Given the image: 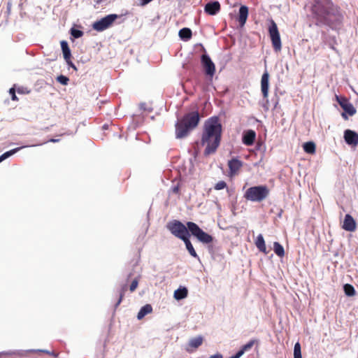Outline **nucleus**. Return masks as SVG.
I'll return each instance as SVG.
<instances>
[{
  "instance_id": "f257e3e1",
  "label": "nucleus",
  "mask_w": 358,
  "mask_h": 358,
  "mask_svg": "<svg viewBox=\"0 0 358 358\" xmlns=\"http://www.w3.org/2000/svg\"><path fill=\"white\" fill-rule=\"evenodd\" d=\"M222 132V126L217 117H211L206 120L201 139V145L206 146L204 155L208 156L216 152L220 144Z\"/></svg>"
},
{
  "instance_id": "39448f33",
  "label": "nucleus",
  "mask_w": 358,
  "mask_h": 358,
  "mask_svg": "<svg viewBox=\"0 0 358 358\" xmlns=\"http://www.w3.org/2000/svg\"><path fill=\"white\" fill-rule=\"evenodd\" d=\"M269 194V189L266 185L249 187L244 194V198L252 202H261Z\"/></svg>"
},
{
  "instance_id": "20e7f679",
  "label": "nucleus",
  "mask_w": 358,
  "mask_h": 358,
  "mask_svg": "<svg viewBox=\"0 0 358 358\" xmlns=\"http://www.w3.org/2000/svg\"><path fill=\"white\" fill-rule=\"evenodd\" d=\"M200 120L198 111H193L185 114L176 124V136L177 138L186 137L189 133L195 129Z\"/></svg>"
},
{
  "instance_id": "6e6552de",
  "label": "nucleus",
  "mask_w": 358,
  "mask_h": 358,
  "mask_svg": "<svg viewBox=\"0 0 358 358\" xmlns=\"http://www.w3.org/2000/svg\"><path fill=\"white\" fill-rule=\"evenodd\" d=\"M336 99L338 102L341 107L343 109L344 112L342 113L341 115L345 120H348V115H353L356 113V109L344 96H336Z\"/></svg>"
},
{
  "instance_id": "c9c22d12",
  "label": "nucleus",
  "mask_w": 358,
  "mask_h": 358,
  "mask_svg": "<svg viewBox=\"0 0 358 358\" xmlns=\"http://www.w3.org/2000/svg\"><path fill=\"white\" fill-rule=\"evenodd\" d=\"M41 352H43V353H45L47 355H51V356H53L54 357H57V353H55V352H50L48 350H40Z\"/></svg>"
},
{
  "instance_id": "cd10ccee",
  "label": "nucleus",
  "mask_w": 358,
  "mask_h": 358,
  "mask_svg": "<svg viewBox=\"0 0 358 358\" xmlns=\"http://www.w3.org/2000/svg\"><path fill=\"white\" fill-rule=\"evenodd\" d=\"M257 342L255 340H251L248 343L245 344L242 346V348L238 350L239 352H242V355L245 353V352L249 351L254 345V344Z\"/></svg>"
},
{
  "instance_id": "9b49d317",
  "label": "nucleus",
  "mask_w": 358,
  "mask_h": 358,
  "mask_svg": "<svg viewBox=\"0 0 358 358\" xmlns=\"http://www.w3.org/2000/svg\"><path fill=\"white\" fill-rule=\"evenodd\" d=\"M243 165V162L236 158H233L231 160H229L228 162V166L229 169L230 176L237 175L240 169L242 168Z\"/></svg>"
},
{
  "instance_id": "f3484780",
  "label": "nucleus",
  "mask_w": 358,
  "mask_h": 358,
  "mask_svg": "<svg viewBox=\"0 0 358 358\" xmlns=\"http://www.w3.org/2000/svg\"><path fill=\"white\" fill-rule=\"evenodd\" d=\"M256 138V133L255 131L250 129L245 131L243 136V143L246 145H252Z\"/></svg>"
},
{
  "instance_id": "c756f323",
  "label": "nucleus",
  "mask_w": 358,
  "mask_h": 358,
  "mask_svg": "<svg viewBox=\"0 0 358 358\" xmlns=\"http://www.w3.org/2000/svg\"><path fill=\"white\" fill-rule=\"evenodd\" d=\"M294 358H302L301 345L299 342L294 345Z\"/></svg>"
},
{
  "instance_id": "bb28decb",
  "label": "nucleus",
  "mask_w": 358,
  "mask_h": 358,
  "mask_svg": "<svg viewBox=\"0 0 358 358\" xmlns=\"http://www.w3.org/2000/svg\"><path fill=\"white\" fill-rule=\"evenodd\" d=\"M22 148H16L11 150H9L8 152H4L3 155L0 156V163L7 159L8 157H10L13 154L16 153L17 151H19Z\"/></svg>"
},
{
  "instance_id": "aec40b11",
  "label": "nucleus",
  "mask_w": 358,
  "mask_h": 358,
  "mask_svg": "<svg viewBox=\"0 0 358 358\" xmlns=\"http://www.w3.org/2000/svg\"><path fill=\"white\" fill-rule=\"evenodd\" d=\"M152 312V307L150 304L143 306L139 310L137 315L138 320L143 319L146 315Z\"/></svg>"
},
{
  "instance_id": "6ab92c4d",
  "label": "nucleus",
  "mask_w": 358,
  "mask_h": 358,
  "mask_svg": "<svg viewBox=\"0 0 358 358\" xmlns=\"http://www.w3.org/2000/svg\"><path fill=\"white\" fill-rule=\"evenodd\" d=\"M255 245L260 252H263L265 255L268 254V252L266 250L265 241L262 234H259L257 236L255 240Z\"/></svg>"
},
{
  "instance_id": "58836bf2",
  "label": "nucleus",
  "mask_w": 358,
  "mask_h": 358,
  "mask_svg": "<svg viewBox=\"0 0 358 358\" xmlns=\"http://www.w3.org/2000/svg\"><path fill=\"white\" fill-rule=\"evenodd\" d=\"M210 358H222V355L220 353H217L215 355H211Z\"/></svg>"
},
{
  "instance_id": "a878e982",
  "label": "nucleus",
  "mask_w": 358,
  "mask_h": 358,
  "mask_svg": "<svg viewBox=\"0 0 358 358\" xmlns=\"http://www.w3.org/2000/svg\"><path fill=\"white\" fill-rule=\"evenodd\" d=\"M273 250L275 253L280 257H282L285 255L284 248L278 242H274Z\"/></svg>"
},
{
  "instance_id": "2eb2a0df",
  "label": "nucleus",
  "mask_w": 358,
  "mask_h": 358,
  "mask_svg": "<svg viewBox=\"0 0 358 358\" xmlns=\"http://www.w3.org/2000/svg\"><path fill=\"white\" fill-rule=\"evenodd\" d=\"M220 10V4L218 1H211L206 4L204 10L210 15H216Z\"/></svg>"
},
{
  "instance_id": "72a5a7b5",
  "label": "nucleus",
  "mask_w": 358,
  "mask_h": 358,
  "mask_svg": "<svg viewBox=\"0 0 358 358\" xmlns=\"http://www.w3.org/2000/svg\"><path fill=\"white\" fill-rule=\"evenodd\" d=\"M138 285V280L137 279H134L129 286V291L131 292H134L136 290V289L137 288Z\"/></svg>"
},
{
  "instance_id": "dca6fc26",
  "label": "nucleus",
  "mask_w": 358,
  "mask_h": 358,
  "mask_svg": "<svg viewBox=\"0 0 358 358\" xmlns=\"http://www.w3.org/2000/svg\"><path fill=\"white\" fill-rule=\"evenodd\" d=\"M343 228L348 231H353L356 229V222L352 217L347 214L345 217Z\"/></svg>"
},
{
  "instance_id": "f704fd0d",
  "label": "nucleus",
  "mask_w": 358,
  "mask_h": 358,
  "mask_svg": "<svg viewBox=\"0 0 358 358\" xmlns=\"http://www.w3.org/2000/svg\"><path fill=\"white\" fill-rule=\"evenodd\" d=\"M9 92L11 95V99L13 101H18V98L17 97V96L15 94V90L13 87L10 89Z\"/></svg>"
},
{
  "instance_id": "a211bd4d",
  "label": "nucleus",
  "mask_w": 358,
  "mask_h": 358,
  "mask_svg": "<svg viewBox=\"0 0 358 358\" xmlns=\"http://www.w3.org/2000/svg\"><path fill=\"white\" fill-rule=\"evenodd\" d=\"M248 16V8L246 6H241L239 8L238 21L242 27L245 25Z\"/></svg>"
},
{
  "instance_id": "393cba45",
  "label": "nucleus",
  "mask_w": 358,
  "mask_h": 358,
  "mask_svg": "<svg viewBox=\"0 0 358 358\" xmlns=\"http://www.w3.org/2000/svg\"><path fill=\"white\" fill-rule=\"evenodd\" d=\"M127 289V285H122V287L120 288V291L118 292L117 301L116 303L115 304V309L120 306V304L122 301V299L124 298V296L125 294V292H126Z\"/></svg>"
},
{
  "instance_id": "4468645a",
  "label": "nucleus",
  "mask_w": 358,
  "mask_h": 358,
  "mask_svg": "<svg viewBox=\"0 0 358 358\" xmlns=\"http://www.w3.org/2000/svg\"><path fill=\"white\" fill-rule=\"evenodd\" d=\"M203 338L201 336L193 338L189 340L185 350L187 352H192L194 350L197 349L203 343Z\"/></svg>"
},
{
  "instance_id": "9d476101",
  "label": "nucleus",
  "mask_w": 358,
  "mask_h": 358,
  "mask_svg": "<svg viewBox=\"0 0 358 358\" xmlns=\"http://www.w3.org/2000/svg\"><path fill=\"white\" fill-rule=\"evenodd\" d=\"M60 44L65 61L71 67H72L75 70H77L76 66L71 62V53L68 43L66 41H62Z\"/></svg>"
},
{
  "instance_id": "4c0bfd02",
  "label": "nucleus",
  "mask_w": 358,
  "mask_h": 358,
  "mask_svg": "<svg viewBox=\"0 0 358 358\" xmlns=\"http://www.w3.org/2000/svg\"><path fill=\"white\" fill-rule=\"evenodd\" d=\"M172 191L173 193L175 194H178L179 193V191H180V187L178 185L176 186V187H173V189H172Z\"/></svg>"
},
{
  "instance_id": "412c9836",
  "label": "nucleus",
  "mask_w": 358,
  "mask_h": 358,
  "mask_svg": "<svg viewBox=\"0 0 358 358\" xmlns=\"http://www.w3.org/2000/svg\"><path fill=\"white\" fill-rule=\"evenodd\" d=\"M188 290L186 287H180L174 292L173 296L176 300H181L187 296Z\"/></svg>"
},
{
  "instance_id": "ea45409f",
  "label": "nucleus",
  "mask_w": 358,
  "mask_h": 358,
  "mask_svg": "<svg viewBox=\"0 0 358 358\" xmlns=\"http://www.w3.org/2000/svg\"><path fill=\"white\" fill-rule=\"evenodd\" d=\"M59 141V139L52 138L49 141L52 142V143H56V142H58Z\"/></svg>"
},
{
  "instance_id": "b1692460",
  "label": "nucleus",
  "mask_w": 358,
  "mask_h": 358,
  "mask_svg": "<svg viewBox=\"0 0 358 358\" xmlns=\"http://www.w3.org/2000/svg\"><path fill=\"white\" fill-rule=\"evenodd\" d=\"M179 36L185 41H187L192 37V31L189 28H182L179 31Z\"/></svg>"
},
{
  "instance_id": "1a4fd4ad",
  "label": "nucleus",
  "mask_w": 358,
  "mask_h": 358,
  "mask_svg": "<svg viewBox=\"0 0 358 358\" xmlns=\"http://www.w3.org/2000/svg\"><path fill=\"white\" fill-rule=\"evenodd\" d=\"M201 62L206 74L213 77L215 73V66L210 57L206 54L202 55L201 57Z\"/></svg>"
},
{
  "instance_id": "7c9ffc66",
  "label": "nucleus",
  "mask_w": 358,
  "mask_h": 358,
  "mask_svg": "<svg viewBox=\"0 0 358 358\" xmlns=\"http://www.w3.org/2000/svg\"><path fill=\"white\" fill-rule=\"evenodd\" d=\"M227 187V185L226 182H224V180L219 181L214 186V188L216 190H221V189H223Z\"/></svg>"
},
{
  "instance_id": "5701e85b",
  "label": "nucleus",
  "mask_w": 358,
  "mask_h": 358,
  "mask_svg": "<svg viewBox=\"0 0 358 358\" xmlns=\"http://www.w3.org/2000/svg\"><path fill=\"white\" fill-rule=\"evenodd\" d=\"M185 244V246H186V248L187 250H188L189 253L194 257L195 258H198V255L192 245V244L191 243L190 241H189V237H187L185 238V239L182 240Z\"/></svg>"
},
{
  "instance_id": "2f4dec72",
  "label": "nucleus",
  "mask_w": 358,
  "mask_h": 358,
  "mask_svg": "<svg viewBox=\"0 0 358 358\" xmlns=\"http://www.w3.org/2000/svg\"><path fill=\"white\" fill-rule=\"evenodd\" d=\"M71 34L76 38H78L83 35V31L72 28L71 29Z\"/></svg>"
},
{
  "instance_id": "e433bc0d",
  "label": "nucleus",
  "mask_w": 358,
  "mask_h": 358,
  "mask_svg": "<svg viewBox=\"0 0 358 358\" xmlns=\"http://www.w3.org/2000/svg\"><path fill=\"white\" fill-rule=\"evenodd\" d=\"M242 356V352L238 351L236 355L230 357L229 358H240Z\"/></svg>"
},
{
  "instance_id": "ddd939ff",
  "label": "nucleus",
  "mask_w": 358,
  "mask_h": 358,
  "mask_svg": "<svg viewBox=\"0 0 358 358\" xmlns=\"http://www.w3.org/2000/svg\"><path fill=\"white\" fill-rule=\"evenodd\" d=\"M268 87H269V74L267 71H265L261 79V90L262 92L263 97L267 99L268 96Z\"/></svg>"
},
{
  "instance_id": "0eeeda50",
  "label": "nucleus",
  "mask_w": 358,
  "mask_h": 358,
  "mask_svg": "<svg viewBox=\"0 0 358 358\" xmlns=\"http://www.w3.org/2000/svg\"><path fill=\"white\" fill-rule=\"evenodd\" d=\"M119 17V15L117 14H110L106 15V17L101 18V20L96 21L92 27L94 30L97 31H103L109 27H110L113 22Z\"/></svg>"
},
{
  "instance_id": "f8f14e48",
  "label": "nucleus",
  "mask_w": 358,
  "mask_h": 358,
  "mask_svg": "<svg viewBox=\"0 0 358 358\" xmlns=\"http://www.w3.org/2000/svg\"><path fill=\"white\" fill-rule=\"evenodd\" d=\"M344 139L349 145L356 146L358 144V134L350 129L344 131Z\"/></svg>"
},
{
  "instance_id": "4be33fe9",
  "label": "nucleus",
  "mask_w": 358,
  "mask_h": 358,
  "mask_svg": "<svg viewBox=\"0 0 358 358\" xmlns=\"http://www.w3.org/2000/svg\"><path fill=\"white\" fill-rule=\"evenodd\" d=\"M303 150L310 155H314L316 152L315 143L313 141H308L303 145Z\"/></svg>"
},
{
  "instance_id": "7ed1b4c3",
  "label": "nucleus",
  "mask_w": 358,
  "mask_h": 358,
  "mask_svg": "<svg viewBox=\"0 0 358 358\" xmlns=\"http://www.w3.org/2000/svg\"><path fill=\"white\" fill-rule=\"evenodd\" d=\"M187 227L181 222L174 220L167 223L166 228L176 237L182 241L190 234L195 236L200 242L208 244L213 242V238L210 234L203 231L196 223L187 222Z\"/></svg>"
},
{
  "instance_id": "423d86ee",
  "label": "nucleus",
  "mask_w": 358,
  "mask_h": 358,
  "mask_svg": "<svg viewBox=\"0 0 358 358\" xmlns=\"http://www.w3.org/2000/svg\"><path fill=\"white\" fill-rule=\"evenodd\" d=\"M268 34L271 40L273 50L276 52H280L282 49L280 36L277 24L273 20H271V24L268 27Z\"/></svg>"
},
{
  "instance_id": "f03ea898",
  "label": "nucleus",
  "mask_w": 358,
  "mask_h": 358,
  "mask_svg": "<svg viewBox=\"0 0 358 358\" xmlns=\"http://www.w3.org/2000/svg\"><path fill=\"white\" fill-rule=\"evenodd\" d=\"M316 24H327L334 27L341 24L342 15L330 0H317L311 8Z\"/></svg>"
},
{
  "instance_id": "c85d7f7f",
  "label": "nucleus",
  "mask_w": 358,
  "mask_h": 358,
  "mask_svg": "<svg viewBox=\"0 0 358 358\" xmlns=\"http://www.w3.org/2000/svg\"><path fill=\"white\" fill-rule=\"evenodd\" d=\"M345 294L347 296H351L355 294V290L352 285L350 284H345L343 287Z\"/></svg>"
},
{
  "instance_id": "473e14b6",
  "label": "nucleus",
  "mask_w": 358,
  "mask_h": 358,
  "mask_svg": "<svg viewBox=\"0 0 358 358\" xmlns=\"http://www.w3.org/2000/svg\"><path fill=\"white\" fill-rule=\"evenodd\" d=\"M57 81L64 85H66L69 81V79L64 76H59L57 78Z\"/></svg>"
}]
</instances>
